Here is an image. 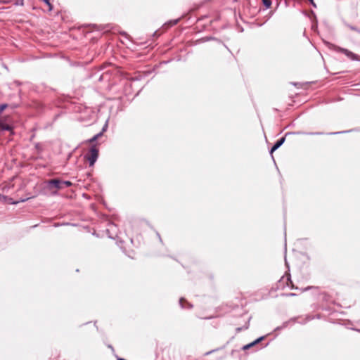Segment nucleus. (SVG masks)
I'll list each match as a JSON object with an SVG mask.
<instances>
[{
    "label": "nucleus",
    "instance_id": "nucleus-1",
    "mask_svg": "<svg viewBox=\"0 0 360 360\" xmlns=\"http://www.w3.org/2000/svg\"><path fill=\"white\" fill-rule=\"evenodd\" d=\"M98 157V148L96 146H91L88 153L85 155V158L88 160L89 166H93L95 164Z\"/></svg>",
    "mask_w": 360,
    "mask_h": 360
},
{
    "label": "nucleus",
    "instance_id": "nucleus-2",
    "mask_svg": "<svg viewBox=\"0 0 360 360\" xmlns=\"http://www.w3.org/2000/svg\"><path fill=\"white\" fill-rule=\"evenodd\" d=\"M48 187L49 189L56 188L62 189L64 186H62L61 181L57 179H51L48 181Z\"/></svg>",
    "mask_w": 360,
    "mask_h": 360
},
{
    "label": "nucleus",
    "instance_id": "nucleus-3",
    "mask_svg": "<svg viewBox=\"0 0 360 360\" xmlns=\"http://www.w3.org/2000/svg\"><path fill=\"white\" fill-rule=\"evenodd\" d=\"M335 51L338 52L344 53L345 56H347L349 58H350L352 60L357 59V56L356 54H354V53H352V51H350L346 49L341 48V47H336Z\"/></svg>",
    "mask_w": 360,
    "mask_h": 360
},
{
    "label": "nucleus",
    "instance_id": "nucleus-4",
    "mask_svg": "<svg viewBox=\"0 0 360 360\" xmlns=\"http://www.w3.org/2000/svg\"><path fill=\"white\" fill-rule=\"evenodd\" d=\"M335 51L338 52L344 53L345 56H347L349 58H350L352 60L357 59V56L356 54H354V53H352V51H350L346 49L341 48V47H336Z\"/></svg>",
    "mask_w": 360,
    "mask_h": 360
},
{
    "label": "nucleus",
    "instance_id": "nucleus-5",
    "mask_svg": "<svg viewBox=\"0 0 360 360\" xmlns=\"http://www.w3.org/2000/svg\"><path fill=\"white\" fill-rule=\"evenodd\" d=\"M285 141V137L281 138L274 145V146L271 149V153H272L274 151L277 150Z\"/></svg>",
    "mask_w": 360,
    "mask_h": 360
},
{
    "label": "nucleus",
    "instance_id": "nucleus-6",
    "mask_svg": "<svg viewBox=\"0 0 360 360\" xmlns=\"http://www.w3.org/2000/svg\"><path fill=\"white\" fill-rule=\"evenodd\" d=\"M0 130H1V131H4V130L11 131V127L9 126L8 124H4V123H2L1 122H0Z\"/></svg>",
    "mask_w": 360,
    "mask_h": 360
},
{
    "label": "nucleus",
    "instance_id": "nucleus-7",
    "mask_svg": "<svg viewBox=\"0 0 360 360\" xmlns=\"http://www.w3.org/2000/svg\"><path fill=\"white\" fill-rule=\"evenodd\" d=\"M263 338H260L259 339H257V340L254 341L253 342L250 343V344H248V345H246L243 347V349H249L250 347H251L252 346L255 345V344H257V342H259L261 340H262Z\"/></svg>",
    "mask_w": 360,
    "mask_h": 360
},
{
    "label": "nucleus",
    "instance_id": "nucleus-8",
    "mask_svg": "<svg viewBox=\"0 0 360 360\" xmlns=\"http://www.w3.org/2000/svg\"><path fill=\"white\" fill-rule=\"evenodd\" d=\"M101 135H102L101 132L98 133V134H96L95 136H94L88 141L90 142V143H92V142L95 141L96 140H97L100 136H101Z\"/></svg>",
    "mask_w": 360,
    "mask_h": 360
},
{
    "label": "nucleus",
    "instance_id": "nucleus-9",
    "mask_svg": "<svg viewBox=\"0 0 360 360\" xmlns=\"http://www.w3.org/2000/svg\"><path fill=\"white\" fill-rule=\"evenodd\" d=\"M61 184H62V186H64V188L65 187H69L70 186H72V182L69 181H61Z\"/></svg>",
    "mask_w": 360,
    "mask_h": 360
},
{
    "label": "nucleus",
    "instance_id": "nucleus-10",
    "mask_svg": "<svg viewBox=\"0 0 360 360\" xmlns=\"http://www.w3.org/2000/svg\"><path fill=\"white\" fill-rule=\"evenodd\" d=\"M262 2L264 4V5L266 6V8H269L271 5V0H262Z\"/></svg>",
    "mask_w": 360,
    "mask_h": 360
},
{
    "label": "nucleus",
    "instance_id": "nucleus-11",
    "mask_svg": "<svg viewBox=\"0 0 360 360\" xmlns=\"http://www.w3.org/2000/svg\"><path fill=\"white\" fill-rule=\"evenodd\" d=\"M7 107L6 104H1L0 105V113L3 112Z\"/></svg>",
    "mask_w": 360,
    "mask_h": 360
},
{
    "label": "nucleus",
    "instance_id": "nucleus-12",
    "mask_svg": "<svg viewBox=\"0 0 360 360\" xmlns=\"http://www.w3.org/2000/svg\"><path fill=\"white\" fill-rule=\"evenodd\" d=\"M44 2H45L49 7V10L51 11L52 10V6L49 1V0H42Z\"/></svg>",
    "mask_w": 360,
    "mask_h": 360
},
{
    "label": "nucleus",
    "instance_id": "nucleus-13",
    "mask_svg": "<svg viewBox=\"0 0 360 360\" xmlns=\"http://www.w3.org/2000/svg\"><path fill=\"white\" fill-rule=\"evenodd\" d=\"M184 302H186V300L184 298H181L179 300V303H180L181 307H183V308L185 307L184 305Z\"/></svg>",
    "mask_w": 360,
    "mask_h": 360
},
{
    "label": "nucleus",
    "instance_id": "nucleus-14",
    "mask_svg": "<svg viewBox=\"0 0 360 360\" xmlns=\"http://www.w3.org/2000/svg\"><path fill=\"white\" fill-rule=\"evenodd\" d=\"M309 1H310V3H311V4L314 7H316V5H315V4H314V1H313V0H309Z\"/></svg>",
    "mask_w": 360,
    "mask_h": 360
}]
</instances>
